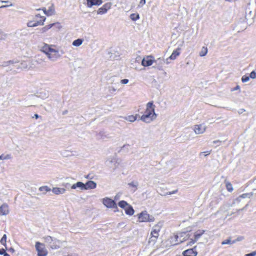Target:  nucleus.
I'll return each mask as SVG.
<instances>
[{"instance_id":"45","label":"nucleus","mask_w":256,"mask_h":256,"mask_svg":"<svg viewBox=\"0 0 256 256\" xmlns=\"http://www.w3.org/2000/svg\"><path fill=\"white\" fill-rule=\"evenodd\" d=\"M249 77H250V78L252 79L256 78V72L254 70L250 72Z\"/></svg>"},{"instance_id":"4","label":"nucleus","mask_w":256,"mask_h":256,"mask_svg":"<svg viewBox=\"0 0 256 256\" xmlns=\"http://www.w3.org/2000/svg\"><path fill=\"white\" fill-rule=\"evenodd\" d=\"M120 160L116 158H108L106 161L107 166L112 168V170L117 168L120 164Z\"/></svg>"},{"instance_id":"39","label":"nucleus","mask_w":256,"mask_h":256,"mask_svg":"<svg viewBox=\"0 0 256 256\" xmlns=\"http://www.w3.org/2000/svg\"><path fill=\"white\" fill-rule=\"evenodd\" d=\"M226 187L228 192H232L233 190V188L232 184L230 182H227L226 184Z\"/></svg>"},{"instance_id":"37","label":"nucleus","mask_w":256,"mask_h":256,"mask_svg":"<svg viewBox=\"0 0 256 256\" xmlns=\"http://www.w3.org/2000/svg\"><path fill=\"white\" fill-rule=\"evenodd\" d=\"M0 243L6 246V234H4L2 238L0 240Z\"/></svg>"},{"instance_id":"27","label":"nucleus","mask_w":256,"mask_h":256,"mask_svg":"<svg viewBox=\"0 0 256 256\" xmlns=\"http://www.w3.org/2000/svg\"><path fill=\"white\" fill-rule=\"evenodd\" d=\"M83 41L84 40L81 38L76 39L72 42V45L74 46H79L82 44Z\"/></svg>"},{"instance_id":"58","label":"nucleus","mask_w":256,"mask_h":256,"mask_svg":"<svg viewBox=\"0 0 256 256\" xmlns=\"http://www.w3.org/2000/svg\"><path fill=\"white\" fill-rule=\"evenodd\" d=\"M205 152H207V154H206V156H207V155H208L210 154V152H203L202 153H205Z\"/></svg>"},{"instance_id":"25","label":"nucleus","mask_w":256,"mask_h":256,"mask_svg":"<svg viewBox=\"0 0 256 256\" xmlns=\"http://www.w3.org/2000/svg\"><path fill=\"white\" fill-rule=\"evenodd\" d=\"M125 212L126 214L132 216L134 214V210L132 207L128 204V205L125 208Z\"/></svg>"},{"instance_id":"38","label":"nucleus","mask_w":256,"mask_h":256,"mask_svg":"<svg viewBox=\"0 0 256 256\" xmlns=\"http://www.w3.org/2000/svg\"><path fill=\"white\" fill-rule=\"evenodd\" d=\"M130 18L133 20H136L140 18L139 14H132L130 16Z\"/></svg>"},{"instance_id":"36","label":"nucleus","mask_w":256,"mask_h":256,"mask_svg":"<svg viewBox=\"0 0 256 256\" xmlns=\"http://www.w3.org/2000/svg\"><path fill=\"white\" fill-rule=\"evenodd\" d=\"M10 158L11 156L10 154L4 155L2 154L0 156V160H8L10 159Z\"/></svg>"},{"instance_id":"21","label":"nucleus","mask_w":256,"mask_h":256,"mask_svg":"<svg viewBox=\"0 0 256 256\" xmlns=\"http://www.w3.org/2000/svg\"><path fill=\"white\" fill-rule=\"evenodd\" d=\"M52 50L53 48H51L50 46L47 44H44L41 48L42 52L45 53L46 56H48V53H50L52 51L51 50Z\"/></svg>"},{"instance_id":"54","label":"nucleus","mask_w":256,"mask_h":256,"mask_svg":"<svg viewBox=\"0 0 256 256\" xmlns=\"http://www.w3.org/2000/svg\"><path fill=\"white\" fill-rule=\"evenodd\" d=\"M240 88V87L239 86H236L232 90H238Z\"/></svg>"},{"instance_id":"23","label":"nucleus","mask_w":256,"mask_h":256,"mask_svg":"<svg viewBox=\"0 0 256 256\" xmlns=\"http://www.w3.org/2000/svg\"><path fill=\"white\" fill-rule=\"evenodd\" d=\"M66 191L64 188H54L52 190V192L56 194H63Z\"/></svg>"},{"instance_id":"56","label":"nucleus","mask_w":256,"mask_h":256,"mask_svg":"<svg viewBox=\"0 0 256 256\" xmlns=\"http://www.w3.org/2000/svg\"><path fill=\"white\" fill-rule=\"evenodd\" d=\"M220 142H221L220 140H216L213 141L212 143L213 144H218V143H220Z\"/></svg>"},{"instance_id":"28","label":"nucleus","mask_w":256,"mask_h":256,"mask_svg":"<svg viewBox=\"0 0 256 256\" xmlns=\"http://www.w3.org/2000/svg\"><path fill=\"white\" fill-rule=\"evenodd\" d=\"M208 53V48L206 47H202L200 52L199 55L200 56H204Z\"/></svg>"},{"instance_id":"61","label":"nucleus","mask_w":256,"mask_h":256,"mask_svg":"<svg viewBox=\"0 0 256 256\" xmlns=\"http://www.w3.org/2000/svg\"><path fill=\"white\" fill-rule=\"evenodd\" d=\"M114 212H118V208L117 207V208H114Z\"/></svg>"},{"instance_id":"47","label":"nucleus","mask_w":256,"mask_h":256,"mask_svg":"<svg viewBox=\"0 0 256 256\" xmlns=\"http://www.w3.org/2000/svg\"><path fill=\"white\" fill-rule=\"evenodd\" d=\"M252 194H242L240 197L242 198H246V197H248L250 198V196H252Z\"/></svg>"},{"instance_id":"32","label":"nucleus","mask_w":256,"mask_h":256,"mask_svg":"<svg viewBox=\"0 0 256 256\" xmlns=\"http://www.w3.org/2000/svg\"><path fill=\"white\" fill-rule=\"evenodd\" d=\"M126 120L130 122H134L136 120V116L132 115L128 116L126 118Z\"/></svg>"},{"instance_id":"26","label":"nucleus","mask_w":256,"mask_h":256,"mask_svg":"<svg viewBox=\"0 0 256 256\" xmlns=\"http://www.w3.org/2000/svg\"><path fill=\"white\" fill-rule=\"evenodd\" d=\"M180 48H178L176 50H174L172 54L170 56L169 58L170 60H174L176 58V56H179L180 52H178L180 50Z\"/></svg>"},{"instance_id":"60","label":"nucleus","mask_w":256,"mask_h":256,"mask_svg":"<svg viewBox=\"0 0 256 256\" xmlns=\"http://www.w3.org/2000/svg\"><path fill=\"white\" fill-rule=\"evenodd\" d=\"M10 251L12 252H14V248H10V250H9Z\"/></svg>"},{"instance_id":"40","label":"nucleus","mask_w":256,"mask_h":256,"mask_svg":"<svg viewBox=\"0 0 256 256\" xmlns=\"http://www.w3.org/2000/svg\"><path fill=\"white\" fill-rule=\"evenodd\" d=\"M177 192H178V190H173L172 192H166V193H162V194H160L161 196H166L168 194L170 195V194H174L176 193Z\"/></svg>"},{"instance_id":"44","label":"nucleus","mask_w":256,"mask_h":256,"mask_svg":"<svg viewBox=\"0 0 256 256\" xmlns=\"http://www.w3.org/2000/svg\"><path fill=\"white\" fill-rule=\"evenodd\" d=\"M244 240V237L242 236H238L237 238L234 240H233L232 242V244H234L236 243V242H240V241H242V240Z\"/></svg>"},{"instance_id":"10","label":"nucleus","mask_w":256,"mask_h":256,"mask_svg":"<svg viewBox=\"0 0 256 256\" xmlns=\"http://www.w3.org/2000/svg\"><path fill=\"white\" fill-rule=\"evenodd\" d=\"M51 50V52L48 53V54L47 56L51 60L55 61L60 56L58 54V50L54 49Z\"/></svg>"},{"instance_id":"50","label":"nucleus","mask_w":256,"mask_h":256,"mask_svg":"<svg viewBox=\"0 0 256 256\" xmlns=\"http://www.w3.org/2000/svg\"><path fill=\"white\" fill-rule=\"evenodd\" d=\"M120 195H121V194H116L114 196V201H115V200H119V199H120Z\"/></svg>"},{"instance_id":"2","label":"nucleus","mask_w":256,"mask_h":256,"mask_svg":"<svg viewBox=\"0 0 256 256\" xmlns=\"http://www.w3.org/2000/svg\"><path fill=\"white\" fill-rule=\"evenodd\" d=\"M163 225L162 222H158L156 225L154 226L151 232L152 236L150 239L149 242H154L159 236V232Z\"/></svg>"},{"instance_id":"52","label":"nucleus","mask_w":256,"mask_h":256,"mask_svg":"<svg viewBox=\"0 0 256 256\" xmlns=\"http://www.w3.org/2000/svg\"><path fill=\"white\" fill-rule=\"evenodd\" d=\"M244 112H246V110L245 109H244V108H240V109L238 110V113L239 114H242Z\"/></svg>"},{"instance_id":"22","label":"nucleus","mask_w":256,"mask_h":256,"mask_svg":"<svg viewBox=\"0 0 256 256\" xmlns=\"http://www.w3.org/2000/svg\"><path fill=\"white\" fill-rule=\"evenodd\" d=\"M164 59L162 58H158L156 60H154V63L158 66L155 67L157 68L158 70H161L162 68V65L164 64Z\"/></svg>"},{"instance_id":"51","label":"nucleus","mask_w":256,"mask_h":256,"mask_svg":"<svg viewBox=\"0 0 256 256\" xmlns=\"http://www.w3.org/2000/svg\"><path fill=\"white\" fill-rule=\"evenodd\" d=\"M64 187L67 188V189H69L70 188V184L68 183H66L65 184H64Z\"/></svg>"},{"instance_id":"57","label":"nucleus","mask_w":256,"mask_h":256,"mask_svg":"<svg viewBox=\"0 0 256 256\" xmlns=\"http://www.w3.org/2000/svg\"><path fill=\"white\" fill-rule=\"evenodd\" d=\"M4 256H10V255L8 253L5 252L4 254Z\"/></svg>"},{"instance_id":"34","label":"nucleus","mask_w":256,"mask_h":256,"mask_svg":"<svg viewBox=\"0 0 256 256\" xmlns=\"http://www.w3.org/2000/svg\"><path fill=\"white\" fill-rule=\"evenodd\" d=\"M128 185L134 188L135 189L134 190V191H136V190L137 189V186L138 185V182H131L128 183Z\"/></svg>"},{"instance_id":"18","label":"nucleus","mask_w":256,"mask_h":256,"mask_svg":"<svg viewBox=\"0 0 256 256\" xmlns=\"http://www.w3.org/2000/svg\"><path fill=\"white\" fill-rule=\"evenodd\" d=\"M71 189H79L80 190H84L85 187L84 186V184L81 182H78L76 184H72L70 186Z\"/></svg>"},{"instance_id":"42","label":"nucleus","mask_w":256,"mask_h":256,"mask_svg":"<svg viewBox=\"0 0 256 256\" xmlns=\"http://www.w3.org/2000/svg\"><path fill=\"white\" fill-rule=\"evenodd\" d=\"M249 80H250L249 76H242V81L243 82H248Z\"/></svg>"},{"instance_id":"53","label":"nucleus","mask_w":256,"mask_h":256,"mask_svg":"<svg viewBox=\"0 0 256 256\" xmlns=\"http://www.w3.org/2000/svg\"><path fill=\"white\" fill-rule=\"evenodd\" d=\"M6 252V250L4 248L0 249V254L4 255V253Z\"/></svg>"},{"instance_id":"20","label":"nucleus","mask_w":256,"mask_h":256,"mask_svg":"<svg viewBox=\"0 0 256 256\" xmlns=\"http://www.w3.org/2000/svg\"><path fill=\"white\" fill-rule=\"evenodd\" d=\"M84 186L86 188L84 190L93 189L96 188V184L94 181L90 180L84 184Z\"/></svg>"},{"instance_id":"48","label":"nucleus","mask_w":256,"mask_h":256,"mask_svg":"<svg viewBox=\"0 0 256 256\" xmlns=\"http://www.w3.org/2000/svg\"><path fill=\"white\" fill-rule=\"evenodd\" d=\"M256 256V250L254 252H252L250 253L246 254L245 256Z\"/></svg>"},{"instance_id":"15","label":"nucleus","mask_w":256,"mask_h":256,"mask_svg":"<svg viewBox=\"0 0 256 256\" xmlns=\"http://www.w3.org/2000/svg\"><path fill=\"white\" fill-rule=\"evenodd\" d=\"M87 2V6L91 8L94 6H100L102 3V0H86Z\"/></svg>"},{"instance_id":"11","label":"nucleus","mask_w":256,"mask_h":256,"mask_svg":"<svg viewBox=\"0 0 256 256\" xmlns=\"http://www.w3.org/2000/svg\"><path fill=\"white\" fill-rule=\"evenodd\" d=\"M254 16V14L250 10V8L246 9L245 18L248 22L250 24L253 22Z\"/></svg>"},{"instance_id":"9","label":"nucleus","mask_w":256,"mask_h":256,"mask_svg":"<svg viewBox=\"0 0 256 256\" xmlns=\"http://www.w3.org/2000/svg\"><path fill=\"white\" fill-rule=\"evenodd\" d=\"M205 230H200L198 232H196L194 234V239H191L190 241L189 242L188 244L190 246H192L193 244H194L195 242H196L200 238L202 234H204Z\"/></svg>"},{"instance_id":"14","label":"nucleus","mask_w":256,"mask_h":256,"mask_svg":"<svg viewBox=\"0 0 256 256\" xmlns=\"http://www.w3.org/2000/svg\"><path fill=\"white\" fill-rule=\"evenodd\" d=\"M196 247L192 248L186 250L182 252L184 256H196L197 252L194 250Z\"/></svg>"},{"instance_id":"30","label":"nucleus","mask_w":256,"mask_h":256,"mask_svg":"<svg viewBox=\"0 0 256 256\" xmlns=\"http://www.w3.org/2000/svg\"><path fill=\"white\" fill-rule=\"evenodd\" d=\"M118 204L121 208L125 209L126 208L128 205V204L124 200H121L118 202Z\"/></svg>"},{"instance_id":"46","label":"nucleus","mask_w":256,"mask_h":256,"mask_svg":"<svg viewBox=\"0 0 256 256\" xmlns=\"http://www.w3.org/2000/svg\"><path fill=\"white\" fill-rule=\"evenodd\" d=\"M145 4L146 0H140L138 4V7L142 8Z\"/></svg>"},{"instance_id":"59","label":"nucleus","mask_w":256,"mask_h":256,"mask_svg":"<svg viewBox=\"0 0 256 256\" xmlns=\"http://www.w3.org/2000/svg\"><path fill=\"white\" fill-rule=\"evenodd\" d=\"M34 117L36 118H38L39 117V116L38 114H35Z\"/></svg>"},{"instance_id":"31","label":"nucleus","mask_w":256,"mask_h":256,"mask_svg":"<svg viewBox=\"0 0 256 256\" xmlns=\"http://www.w3.org/2000/svg\"><path fill=\"white\" fill-rule=\"evenodd\" d=\"M39 190L44 193H46L47 192H50V188L48 186H42L39 188Z\"/></svg>"},{"instance_id":"12","label":"nucleus","mask_w":256,"mask_h":256,"mask_svg":"<svg viewBox=\"0 0 256 256\" xmlns=\"http://www.w3.org/2000/svg\"><path fill=\"white\" fill-rule=\"evenodd\" d=\"M206 128L203 124H198L194 126V130L196 134H201L206 131Z\"/></svg>"},{"instance_id":"49","label":"nucleus","mask_w":256,"mask_h":256,"mask_svg":"<svg viewBox=\"0 0 256 256\" xmlns=\"http://www.w3.org/2000/svg\"><path fill=\"white\" fill-rule=\"evenodd\" d=\"M129 80L128 79H123L121 80L120 82L122 84H127Z\"/></svg>"},{"instance_id":"3","label":"nucleus","mask_w":256,"mask_h":256,"mask_svg":"<svg viewBox=\"0 0 256 256\" xmlns=\"http://www.w3.org/2000/svg\"><path fill=\"white\" fill-rule=\"evenodd\" d=\"M138 219L140 222H152L154 220V218L152 216H150L146 211L142 212L138 214Z\"/></svg>"},{"instance_id":"24","label":"nucleus","mask_w":256,"mask_h":256,"mask_svg":"<svg viewBox=\"0 0 256 256\" xmlns=\"http://www.w3.org/2000/svg\"><path fill=\"white\" fill-rule=\"evenodd\" d=\"M16 64V66H18V68L20 67V68H22V66H20V64H18V62H16V61H14V60H8V61H7V62H5L2 64V66H8V65H10V64L14 65Z\"/></svg>"},{"instance_id":"8","label":"nucleus","mask_w":256,"mask_h":256,"mask_svg":"<svg viewBox=\"0 0 256 256\" xmlns=\"http://www.w3.org/2000/svg\"><path fill=\"white\" fill-rule=\"evenodd\" d=\"M153 62H154V60H152V56H149L142 59V64L144 66H151Z\"/></svg>"},{"instance_id":"43","label":"nucleus","mask_w":256,"mask_h":256,"mask_svg":"<svg viewBox=\"0 0 256 256\" xmlns=\"http://www.w3.org/2000/svg\"><path fill=\"white\" fill-rule=\"evenodd\" d=\"M222 245L227 244H232V242H231V238H229L228 239L223 241L222 242Z\"/></svg>"},{"instance_id":"63","label":"nucleus","mask_w":256,"mask_h":256,"mask_svg":"<svg viewBox=\"0 0 256 256\" xmlns=\"http://www.w3.org/2000/svg\"><path fill=\"white\" fill-rule=\"evenodd\" d=\"M66 113H67V110H66V111L63 112V114H66Z\"/></svg>"},{"instance_id":"33","label":"nucleus","mask_w":256,"mask_h":256,"mask_svg":"<svg viewBox=\"0 0 256 256\" xmlns=\"http://www.w3.org/2000/svg\"><path fill=\"white\" fill-rule=\"evenodd\" d=\"M56 24L59 25V24H49L48 26H46L44 27L42 29V32H46V30H48L50 28L53 26L56 25Z\"/></svg>"},{"instance_id":"1","label":"nucleus","mask_w":256,"mask_h":256,"mask_svg":"<svg viewBox=\"0 0 256 256\" xmlns=\"http://www.w3.org/2000/svg\"><path fill=\"white\" fill-rule=\"evenodd\" d=\"M154 108L155 106L152 102H148L146 104L145 114L141 116L140 120L146 122H150L154 119L156 116L154 112Z\"/></svg>"},{"instance_id":"17","label":"nucleus","mask_w":256,"mask_h":256,"mask_svg":"<svg viewBox=\"0 0 256 256\" xmlns=\"http://www.w3.org/2000/svg\"><path fill=\"white\" fill-rule=\"evenodd\" d=\"M9 212L8 206L6 204H3L0 206V214L6 216Z\"/></svg>"},{"instance_id":"41","label":"nucleus","mask_w":256,"mask_h":256,"mask_svg":"<svg viewBox=\"0 0 256 256\" xmlns=\"http://www.w3.org/2000/svg\"><path fill=\"white\" fill-rule=\"evenodd\" d=\"M112 6V4L110 2H108L103 5V7L108 11L109 9Z\"/></svg>"},{"instance_id":"29","label":"nucleus","mask_w":256,"mask_h":256,"mask_svg":"<svg viewBox=\"0 0 256 256\" xmlns=\"http://www.w3.org/2000/svg\"><path fill=\"white\" fill-rule=\"evenodd\" d=\"M44 242L50 245L52 243L54 238H52L50 236H46L44 238Z\"/></svg>"},{"instance_id":"7","label":"nucleus","mask_w":256,"mask_h":256,"mask_svg":"<svg viewBox=\"0 0 256 256\" xmlns=\"http://www.w3.org/2000/svg\"><path fill=\"white\" fill-rule=\"evenodd\" d=\"M103 204L108 208H117V204L114 200L108 198L103 199Z\"/></svg>"},{"instance_id":"6","label":"nucleus","mask_w":256,"mask_h":256,"mask_svg":"<svg viewBox=\"0 0 256 256\" xmlns=\"http://www.w3.org/2000/svg\"><path fill=\"white\" fill-rule=\"evenodd\" d=\"M36 248L38 252V256H46L47 254L46 250H45L42 244L39 242L36 244Z\"/></svg>"},{"instance_id":"5","label":"nucleus","mask_w":256,"mask_h":256,"mask_svg":"<svg viewBox=\"0 0 256 256\" xmlns=\"http://www.w3.org/2000/svg\"><path fill=\"white\" fill-rule=\"evenodd\" d=\"M178 235H174L173 236H171L166 241V246H175L179 243L182 242V241L180 240H178Z\"/></svg>"},{"instance_id":"64","label":"nucleus","mask_w":256,"mask_h":256,"mask_svg":"<svg viewBox=\"0 0 256 256\" xmlns=\"http://www.w3.org/2000/svg\"><path fill=\"white\" fill-rule=\"evenodd\" d=\"M36 16H37V17L40 16V17L42 18V17L40 16V15L39 14H36Z\"/></svg>"},{"instance_id":"16","label":"nucleus","mask_w":256,"mask_h":256,"mask_svg":"<svg viewBox=\"0 0 256 256\" xmlns=\"http://www.w3.org/2000/svg\"><path fill=\"white\" fill-rule=\"evenodd\" d=\"M61 242L57 240L56 238H54L52 243L50 245V246L52 249L56 250L60 248V246L61 244Z\"/></svg>"},{"instance_id":"19","label":"nucleus","mask_w":256,"mask_h":256,"mask_svg":"<svg viewBox=\"0 0 256 256\" xmlns=\"http://www.w3.org/2000/svg\"><path fill=\"white\" fill-rule=\"evenodd\" d=\"M42 10L44 14L48 16H50L54 14V8L53 6H50L48 10L45 8H43Z\"/></svg>"},{"instance_id":"55","label":"nucleus","mask_w":256,"mask_h":256,"mask_svg":"<svg viewBox=\"0 0 256 256\" xmlns=\"http://www.w3.org/2000/svg\"><path fill=\"white\" fill-rule=\"evenodd\" d=\"M169 59H170V58H166V59L164 60H165V62H164V63H166V64H170V62L168 61Z\"/></svg>"},{"instance_id":"13","label":"nucleus","mask_w":256,"mask_h":256,"mask_svg":"<svg viewBox=\"0 0 256 256\" xmlns=\"http://www.w3.org/2000/svg\"><path fill=\"white\" fill-rule=\"evenodd\" d=\"M42 18V20H40V21H37V22H34V21H30V22H28V23H27V26L28 27H35V26H36L38 25H41V26H42L44 25V22L46 20V18L44 17V18Z\"/></svg>"},{"instance_id":"35","label":"nucleus","mask_w":256,"mask_h":256,"mask_svg":"<svg viewBox=\"0 0 256 256\" xmlns=\"http://www.w3.org/2000/svg\"><path fill=\"white\" fill-rule=\"evenodd\" d=\"M106 10L103 6H102L98 9L97 14H106Z\"/></svg>"},{"instance_id":"62","label":"nucleus","mask_w":256,"mask_h":256,"mask_svg":"<svg viewBox=\"0 0 256 256\" xmlns=\"http://www.w3.org/2000/svg\"><path fill=\"white\" fill-rule=\"evenodd\" d=\"M111 90H112L113 92H114L116 90L114 88H112Z\"/></svg>"}]
</instances>
